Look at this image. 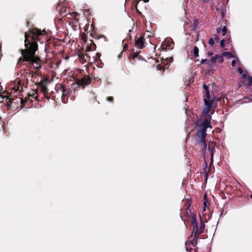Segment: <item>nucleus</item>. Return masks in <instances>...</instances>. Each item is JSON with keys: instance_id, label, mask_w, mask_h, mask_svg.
<instances>
[{"instance_id": "b1692460", "label": "nucleus", "mask_w": 252, "mask_h": 252, "mask_svg": "<svg viewBox=\"0 0 252 252\" xmlns=\"http://www.w3.org/2000/svg\"><path fill=\"white\" fill-rule=\"evenodd\" d=\"M14 89L15 91H20L21 92V90L23 89V87L22 86H21V84L19 83L18 85L14 86Z\"/></svg>"}, {"instance_id": "412c9836", "label": "nucleus", "mask_w": 252, "mask_h": 252, "mask_svg": "<svg viewBox=\"0 0 252 252\" xmlns=\"http://www.w3.org/2000/svg\"><path fill=\"white\" fill-rule=\"evenodd\" d=\"M222 56L224 57L228 56L231 58H234L233 55L231 52H223L222 53Z\"/></svg>"}, {"instance_id": "423d86ee", "label": "nucleus", "mask_w": 252, "mask_h": 252, "mask_svg": "<svg viewBox=\"0 0 252 252\" xmlns=\"http://www.w3.org/2000/svg\"><path fill=\"white\" fill-rule=\"evenodd\" d=\"M47 80L44 79L43 80H41L39 82L36 83L37 85L40 89V91L43 93L44 96L49 100L50 97V94L48 93V89L46 87Z\"/></svg>"}, {"instance_id": "4c0bfd02", "label": "nucleus", "mask_w": 252, "mask_h": 252, "mask_svg": "<svg viewBox=\"0 0 252 252\" xmlns=\"http://www.w3.org/2000/svg\"><path fill=\"white\" fill-rule=\"evenodd\" d=\"M100 56H101V54L100 53H96V57H95V60L99 59Z\"/></svg>"}, {"instance_id": "79ce46f5", "label": "nucleus", "mask_w": 252, "mask_h": 252, "mask_svg": "<svg viewBox=\"0 0 252 252\" xmlns=\"http://www.w3.org/2000/svg\"><path fill=\"white\" fill-rule=\"evenodd\" d=\"M207 55L209 57L213 55V52L212 51H209L207 53Z\"/></svg>"}, {"instance_id": "2f4dec72", "label": "nucleus", "mask_w": 252, "mask_h": 252, "mask_svg": "<svg viewBox=\"0 0 252 252\" xmlns=\"http://www.w3.org/2000/svg\"><path fill=\"white\" fill-rule=\"evenodd\" d=\"M207 204H209L207 200H205L204 201V202H203L204 208L203 209V212L205 211V208L206 207H207L208 208L209 207L208 206H207Z\"/></svg>"}, {"instance_id": "37998d69", "label": "nucleus", "mask_w": 252, "mask_h": 252, "mask_svg": "<svg viewBox=\"0 0 252 252\" xmlns=\"http://www.w3.org/2000/svg\"><path fill=\"white\" fill-rule=\"evenodd\" d=\"M238 71L240 74H242L243 73V70L241 67L238 68Z\"/></svg>"}, {"instance_id": "0eeeda50", "label": "nucleus", "mask_w": 252, "mask_h": 252, "mask_svg": "<svg viewBox=\"0 0 252 252\" xmlns=\"http://www.w3.org/2000/svg\"><path fill=\"white\" fill-rule=\"evenodd\" d=\"M92 80L89 75H84L80 79H76L75 81L77 85L84 88L91 83Z\"/></svg>"}, {"instance_id": "393cba45", "label": "nucleus", "mask_w": 252, "mask_h": 252, "mask_svg": "<svg viewBox=\"0 0 252 252\" xmlns=\"http://www.w3.org/2000/svg\"><path fill=\"white\" fill-rule=\"evenodd\" d=\"M211 109V107H206L204 109V110H203V114H204V115H207V114L209 113V112H210V111Z\"/></svg>"}, {"instance_id": "49530a36", "label": "nucleus", "mask_w": 252, "mask_h": 252, "mask_svg": "<svg viewBox=\"0 0 252 252\" xmlns=\"http://www.w3.org/2000/svg\"><path fill=\"white\" fill-rule=\"evenodd\" d=\"M197 240H198V238H197V239H196V238H195V237H194V238H193V241H195V242H194V243H195V245H196L197 244Z\"/></svg>"}, {"instance_id": "3c124183", "label": "nucleus", "mask_w": 252, "mask_h": 252, "mask_svg": "<svg viewBox=\"0 0 252 252\" xmlns=\"http://www.w3.org/2000/svg\"><path fill=\"white\" fill-rule=\"evenodd\" d=\"M215 38L216 40H219L218 36L217 35H215Z\"/></svg>"}, {"instance_id": "c03bdc74", "label": "nucleus", "mask_w": 252, "mask_h": 252, "mask_svg": "<svg viewBox=\"0 0 252 252\" xmlns=\"http://www.w3.org/2000/svg\"><path fill=\"white\" fill-rule=\"evenodd\" d=\"M138 2H139V1H138V2H137V3H138ZM135 8H136V11L137 12V13H138V14H141V13L139 11V10L138 9L137 5H136V6H135Z\"/></svg>"}, {"instance_id": "1a4fd4ad", "label": "nucleus", "mask_w": 252, "mask_h": 252, "mask_svg": "<svg viewBox=\"0 0 252 252\" xmlns=\"http://www.w3.org/2000/svg\"><path fill=\"white\" fill-rule=\"evenodd\" d=\"M57 10L59 11L60 15L62 17H65L66 15V13H67L69 10L66 6H64L63 4H58L56 7Z\"/></svg>"}, {"instance_id": "6e6552de", "label": "nucleus", "mask_w": 252, "mask_h": 252, "mask_svg": "<svg viewBox=\"0 0 252 252\" xmlns=\"http://www.w3.org/2000/svg\"><path fill=\"white\" fill-rule=\"evenodd\" d=\"M60 46V45L56 44L54 42H50L47 45L45 46V51L47 53H52L54 55L57 54L55 50L56 47Z\"/></svg>"}, {"instance_id": "c85d7f7f", "label": "nucleus", "mask_w": 252, "mask_h": 252, "mask_svg": "<svg viewBox=\"0 0 252 252\" xmlns=\"http://www.w3.org/2000/svg\"><path fill=\"white\" fill-rule=\"evenodd\" d=\"M201 64H209V61L207 59H202L200 62Z\"/></svg>"}, {"instance_id": "4d7b16f0", "label": "nucleus", "mask_w": 252, "mask_h": 252, "mask_svg": "<svg viewBox=\"0 0 252 252\" xmlns=\"http://www.w3.org/2000/svg\"><path fill=\"white\" fill-rule=\"evenodd\" d=\"M29 23H30V22H29V21H28V22H27V26H28V25H29Z\"/></svg>"}, {"instance_id": "ea45409f", "label": "nucleus", "mask_w": 252, "mask_h": 252, "mask_svg": "<svg viewBox=\"0 0 252 252\" xmlns=\"http://www.w3.org/2000/svg\"><path fill=\"white\" fill-rule=\"evenodd\" d=\"M128 44L126 43L124 45L123 51H126V50L128 49Z\"/></svg>"}, {"instance_id": "e2e57ef3", "label": "nucleus", "mask_w": 252, "mask_h": 252, "mask_svg": "<svg viewBox=\"0 0 252 252\" xmlns=\"http://www.w3.org/2000/svg\"><path fill=\"white\" fill-rule=\"evenodd\" d=\"M251 100L252 101V98H251Z\"/></svg>"}, {"instance_id": "5701e85b", "label": "nucleus", "mask_w": 252, "mask_h": 252, "mask_svg": "<svg viewBox=\"0 0 252 252\" xmlns=\"http://www.w3.org/2000/svg\"><path fill=\"white\" fill-rule=\"evenodd\" d=\"M248 83L246 84L247 87H251L252 86V76H248L247 77Z\"/></svg>"}, {"instance_id": "a19ab883", "label": "nucleus", "mask_w": 252, "mask_h": 252, "mask_svg": "<svg viewBox=\"0 0 252 252\" xmlns=\"http://www.w3.org/2000/svg\"><path fill=\"white\" fill-rule=\"evenodd\" d=\"M139 61H144V59L143 57L141 55H138V56L136 58Z\"/></svg>"}, {"instance_id": "680f3d73", "label": "nucleus", "mask_w": 252, "mask_h": 252, "mask_svg": "<svg viewBox=\"0 0 252 252\" xmlns=\"http://www.w3.org/2000/svg\"><path fill=\"white\" fill-rule=\"evenodd\" d=\"M52 97H53V99H55V96H52Z\"/></svg>"}, {"instance_id": "bf43d9fd", "label": "nucleus", "mask_w": 252, "mask_h": 252, "mask_svg": "<svg viewBox=\"0 0 252 252\" xmlns=\"http://www.w3.org/2000/svg\"><path fill=\"white\" fill-rule=\"evenodd\" d=\"M204 0V1H205V2H207V0Z\"/></svg>"}, {"instance_id": "f704fd0d", "label": "nucleus", "mask_w": 252, "mask_h": 252, "mask_svg": "<svg viewBox=\"0 0 252 252\" xmlns=\"http://www.w3.org/2000/svg\"><path fill=\"white\" fill-rule=\"evenodd\" d=\"M208 43H209V44L211 46L213 45L214 44V40L213 38H211L210 39H209Z\"/></svg>"}, {"instance_id": "a18cd8bd", "label": "nucleus", "mask_w": 252, "mask_h": 252, "mask_svg": "<svg viewBox=\"0 0 252 252\" xmlns=\"http://www.w3.org/2000/svg\"><path fill=\"white\" fill-rule=\"evenodd\" d=\"M235 64H236V61L233 60L231 62V64H232V66H234L235 65Z\"/></svg>"}, {"instance_id": "bb28decb", "label": "nucleus", "mask_w": 252, "mask_h": 252, "mask_svg": "<svg viewBox=\"0 0 252 252\" xmlns=\"http://www.w3.org/2000/svg\"><path fill=\"white\" fill-rule=\"evenodd\" d=\"M43 63H34V67H35V68H36V69H39L40 68H41V65L42 64H43Z\"/></svg>"}, {"instance_id": "052dcab7", "label": "nucleus", "mask_w": 252, "mask_h": 252, "mask_svg": "<svg viewBox=\"0 0 252 252\" xmlns=\"http://www.w3.org/2000/svg\"><path fill=\"white\" fill-rule=\"evenodd\" d=\"M204 0V1H205V2H207V0Z\"/></svg>"}, {"instance_id": "9d476101", "label": "nucleus", "mask_w": 252, "mask_h": 252, "mask_svg": "<svg viewBox=\"0 0 252 252\" xmlns=\"http://www.w3.org/2000/svg\"><path fill=\"white\" fill-rule=\"evenodd\" d=\"M61 92L62 93V100L63 103H66L68 101V96L67 95V90L65 87L63 85H60Z\"/></svg>"}, {"instance_id": "09e8293b", "label": "nucleus", "mask_w": 252, "mask_h": 252, "mask_svg": "<svg viewBox=\"0 0 252 252\" xmlns=\"http://www.w3.org/2000/svg\"><path fill=\"white\" fill-rule=\"evenodd\" d=\"M242 77L243 78H247V79L248 76H247V75L246 74H244L242 75Z\"/></svg>"}, {"instance_id": "8fccbe9b", "label": "nucleus", "mask_w": 252, "mask_h": 252, "mask_svg": "<svg viewBox=\"0 0 252 252\" xmlns=\"http://www.w3.org/2000/svg\"><path fill=\"white\" fill-rule=\"evenodd\" d=\"M221 29H221V28H218V29H217V32H218V33H220V32L221 31Z\"/></svg>"}, {"instance_id": "9b49d317", "label": "nucleus", "mask_w": 252, "mask_h": 252, "mask_svg": "<svg viewBox=\"0 0 252 252\" xmlns=\"http://www.w3.org/2000/svg\"><path fill=\"white\" fill-rule=\"evenodd\" d=\"M88 102L91 104H94L97 103L99 104V102L96 100V96L94 93L90 92L88 95Z\"/></svg>"}, {"instance_id": "864d4df0", "label": "nucleus", "mask_w": 252, "mask_h": 252, "mask_svg": "<svg viewBox=\"0 0 252 252\" xmlns=\"http://www.w3.org/2000/svg\"><path fill=\"white\" fill-rule=\"evenodd\" d=\"M206 193L205 194V195H204V201L206 200Z\"/></svg>"}, {"instance_id": "dca6fc26", "label": "nucleus", "mask_w": 252, "mask_h": 252, "mask_svg": "<svg viewBox=\"0 0 252 252\" xmlns=\"http://www.w3.org/2000/svg\"><path fill=\"white\" fill-rule=\"evenodd\" d=\"M34 98L36 100L37 99V92L36 91H34V92L32 94H28V97H26V100L27 99H31L32 100V99Z\"/></svg>"}, {"instance_id": "a878e982", "label": "nucleus", "mask_w": 252, "mask_h": 252, "mask_svg": "<svg viewBox=\"0 0 252 252\" xmlns=\"http://www.w3.org/2000/svg\"><path fill=\"white\" fill-rule=\"evenodd\" d=\"M87 35L85 33H81V39L83 42H86L87 41Z\"/></svg>"}, {"instance_id": "5fc2aeb1", "label": "nucleus", "mask_w": 252, "mask_h": 252, "mask_svg": "<svg viewBox=\"0 0 252 252\" xmlns=\"http://www.w3.org/2000/svg\"><path fill=\"white\" fill-rule=\"evenodd\" d=\"M149 0H144V2H149Z\"/></svg>"}, {"instance_id": "7c9ffc66", "label": "nucleus", "mask_w": 252, "mask_h": 252, "mask_svg": "<svg viewBox=\"0 0 252 252\" xmlns=\"http://www.w3.org/2000/svg\"><path fill=\"white\" fill-rule=\"evenodd\" d=\"M157 68L158 70H162V69H164V66H162V65H161L160 64H158L157 65Z\"/></svg>"}, {"instance_id": "473e14b6", "label": "nucleus", "mask_w": 252, "mask_h": 252, "mask_svg": "<svg viewBox=\"0 0 252 252\" xmlns=\"http://www.w3.org/2000/svg\"><path fill=\"white\" fill-rule=\"evenodd\" d=\"M203 165L205 166V167L204 168V170H205V174H206V179H207V178H208V173L207 172V171L206 170V168L207 165L206 162H205L203 164Z\"/></svg>"}, {"instance_id": "de8ad7c7", "label": "nucleus", "mask_w": 252, "mask_h": 252, "mask_svg": "<svg viewBox=\"0 0 252 252\" xmlns=\"http://www.w3.org/2000/svg\"><path fill=\"white\" fill-rule=\"evenodd\" d=\"M173 60V58H170V59H168L167 62L169 63H170V62H172Z\"/></svg>"}, {"instance_id": "a211bd4d", "label": "nucleus", "mask_w": 252, "mask_h": 252, "mask_svg": "<svg viewBox=\"0 0 252 252\" xmlns=\"http://www.w3.org/2000/svg\"><path fill=\"white\" fill-rule=\"evenodd\" d=\"M204 101L206 107H212V104L214 101L213 99H207V98H204Z\"/></svg>"}, {"instance_id": "72a5a7b5", "label": "nucleus", "mask_w": 252, "mask_h": 252, "mask_svg": "<svg viewBox=\"0 0 252 252\" xmlns=\"http://www.w3.org/2000/svg\"><path fill=\"white\" fill-rule=\"evenodd\" d=\"M205 96H206V98H207V99H210V98H211V95H210V94L209 91H207L205 93Z\"/></svg>"}, {"instance_id": "ddd939ff", "label": "nucleus", "mask_w": 252, "mask_h": 252, "mask_svg": "<svg viewBox=\"0 0 252 252\" xmlns=\"http://www.w3.org/2000/svg\"><path fill=\"white\" fill-rule=\"evenodd\" d=\"M223 61L222 56L218 54H216L210 60L212 64H214L216 61H218L219 63H222L223 62Z\"/></svg>"}, {"instance_id": "6e6d98bb", "label": "nucleus", "mask_w": 252, "mask_h": 252, "mask_svg": "<svg viewBox=\"0 0 252 252\" xmlns=\"http://www.w3.org/2000/svg\"><path fill=\"white\" fill-rule=\"evenodd\" d=\"M211 155H212V158H213V151H211Z\"/></svg>"}, {"instance_id": "f03ea898", "label": "nucleus", "mask_w": 252, "mask_h": 252, "mask_svg": "<svg viewBox=\"0 0 252 252\" xmlns=\"http://www.w3.org/2000/svg\"><path fill=\"white\" fill-rule=\"evenodd\" d=\"M196 125L200 128L196 133L198 138L197 141L200 144L202 149H206L207 146L206 143L207 129L208 127H212L210 121L206 118L202 122L198 120L196 121Z\"/></svg>"}, {"instance_id": "cd10ccee", "label": "nucleus", "mask_w": 252, "mask_h": 252, "mask_svg": "<svg viewBox=\"0 0 252 252\" xmlns=\"http://www.w3.org/2000/svg\"><path fill=\"white\" fill-rule=\"evenodd\" d=\"M221 31L222 32V35L224 36L225 35L226 33H227V28L225 26H223L222 29H221Z\"/></svg>"}, {"instance_id": "c9c22d12", "label": "nucleus", "mask_w": 252, "mask_h": 252, "mask_svg": "<svg viewBox=\"0 0 252 252\" xmlns=\"http://www.w3.org/2000/svg\"><path fill=\"white\" fill-rule=\"evenodd\" d=\"M91 51H93L92 49L91 48V46L89 45H87L86 48V51L89 52Z\"/></svg>"}, {"instance_id": "4be33fe9", "label": "nucleus", "mask_w": 252, "mask_h": 252, "mask_svg": "<svg viewBox=\"0 0 252 252\" xmlns=\"http://www.w3.org/2000/svg\"><path fill=\"white\" fill-rule=\"evenodd\" d=\"M90 45L91 46V48L92 49L93 51H94L96 50V46L95 43L94 42V41L92 39L90 40Z\"/></svg>"}, {"instance_id": "39448f33", "label": "nucleus", "mask_w": 252, "mask_h": 252, "mask_svg": "<svg viewBox=\"0 0 252 252\" xmlns=\"http://www.w3.org/2000/svg\"><path fill=\"white\" fill-rule=\"evenodd\" d=\"M190 227L192 228L191 234H194V237L197 239L198 238L199 235L204 232L205 229V223L201 220L200 226L198 228L196 219L193 218L192 220V223L190 224Z\"/></svg>"}, {"instance_id": "4468645a", "label": "nucleus", "mask_w": 252, "mask_h": 252, "mask_svg": "<svg viewBox=\"0 0 252 252\" xmlns=\"http://www.w3.org/2000/svg\"><path fill=\"white\" fill-rule=\"evenodd\" d=\"M78 57L81 62L82 63L86 62L88 60L90 59V56L87 54H84V53L80 52L78 54Z\"/></svg>"}, {"instance_id": "f3484780", "label": "nucleus", "mask_w": 252, "mask_h": 252, "mask_svg": "<svg viewBox=\"0 0 252 252\" xmlns=\"http://www.w3.org/2000/svg\"><path fill=\"white\" fill-rule=\"evenodd\" d=\"M68 12L66 13V15L65 17H66L68 19H73L76 18V16L78 15V13L75 12H70L69 10H68Z\"/></svg>"}, {"instance_id": "aec40b11", "label": "nucleus", "mask_w": 252, "mask_h": 252, "mask_svg": "<svg viewBox=\"0 0 252 252\" xmlns=\"http://www.w3.org/2000/svg\"><path fill=\"white\" fill-rule=\"evenodd\" d=\"M199 49L197 46H195L193 49V54L195 57H197L199 56Z\"/></svg>"}, {"instance_id": "6ab92c4d", "label": "nucleus", "mask_w": 252, "mask_h": 252, "mask_svg": "<svg viewBox=\"0 0 252 252\" xmlns=\"http://www.w3.org/2000/svg\"><path fill=\"white\" fill-rule=\"evenodd\" d=\"M141 52V51L139 50L138 51L134 52V49H132V53L130 54V56L133 58V60H135L137 57L139 55V53Z\"/></svg>"}, {"instance_id": "f8f14e48", "label": "nucleus", "mask_w": 252, "mask_h": 252, "mask_svg": "<svg viewBox=\"0 0 252 252\" xmlns=\"http://www.w3.org/2000/svg\"><path fill=\"white\" fill-rule=\"evenodd\" d=\"M135 45L141 49L144 47V36H140L138 39L135 40Z\"/></svg>"}, {"instance_id": "13d9d810", "label": "nucleus", "mask_w": 252, "mask_h": 252, "mask_svg": "<svg viewBox=\"0 0 252 252\" xmlns=\"http://www.w3.org/2000/svg\"><path fill=\"white\" fill-rule=\"evenodd\" d=\"M129 39H131V37L130 35H129Z\"/></svg>"}, {"instance_id": "603ef678", "label": "nucleus", "mask_w": 252, "mask_h": 252, "mask_svg": "<svg viewBox=\"0 0 252 252\" xmlns=\"http://www.w3.org/2000/svg\"><path fill=\"white\" fill-rule=\"evenodd\" d=\"M5 97L3 95L0 94V98H1L2 99H4Z\"/></svg>"}, {"instance_id": "7ed1b4c3", "label": "nucleus", "mask_w": 252, "mask_h": 252, "mask_svg": "<svg viewBox=\"0 0 252 252\" xmlns=\"http://www.w3.org/2000/svg\"><path fill=\"white\" fill-rule=\"evenodd\" d=\"M190 201H187L185 205V208L182 210L181 217L183 221L190 222L191 224L193 218L196 219V215L191 212L190 209Z\"/></svg>"}, {"instance_id": "e433bc0d", "label": "nucleus", "mask_w": 252, "mask_h": 252, "mask_svg": "<svg viewBox=\"0 0 252 252\" xmlns=\"http://www.w3.org/2000/svg\"><path fill=\"white\" fill-rule=\"evenodd\" d=\"M203 89L205 90V93H206L207 91H209L208 86L207 85L205 84H203Z\"/></svg>"}, {"instance_id": "58836bf2", "label": "nucleus", "mask_w": 252, "mask_h": 252, "mask_svg": "<svg viewBox=\"0 0 252 252\" xmlns=\"http://www.w3.org/2000/svg\"><path fill=\"white\" fill-rule=\"evenodd\" d=\"M107 100L112 102L113 101V97L112 96H108L106 98Z\"/></svg>"}, {"instance_id": "2eb2a0df", "label": "nucleus", "mask_w": 252, "mask_h": 252, "mask_svg": "<svg viewBox=\"0 0 252 252\" xmlns=\"http://www.w3.org/2000/svg\"><path fill=\"white\" fill-rule=\"evenodd\" d=\"M90 36L93 38L96 39V40H99L100 38H103L104 42H106L107 41L106 37L103 34L95 35V34H94L93 33H91Z\"/></svg>"}, {"instance_id": "f257e3e1", "label": "nucleus", "mask_w": 252, "mask_h": 252, "mask_svg": "<svg viewBox=\"0 0 252 252\" xmlns=\"http://www.w3.org/2000/svg\"><path fill=\"white\" fill-rule=\"evenodd\" d=\"M46 34V31L36 28L31 29L25 32V49L21 50L22 56L18 60L19 63L30 62L32 65L35 63H44L39 57L35 55V52L38 50L37 41L40 40L41 36Z\"/></svg>"}, {"instance_id": "c756f323", "label": "nucleus", "mask_w": 252, "mask_h": 252, "mask_svg": "<svg viewBox=\"0 0 252 252\" xmlns=\"http://www.w3.org/2000/svg\"><path fill=\"white\" fill-rule=\"evenodd\" d=\"M225 40L224 39H221L220 41V46L221 48H224L225 47Z\"/></svg>"}, {"instance_id": "20e7f679", "label": "nucleus", "mask_w": 252, "mask_h": 252, "mask_svg": "<svg viewBox=\"0 0 252 252\" xmlns=\"http://www.w3.org/2000/svg\"><path fill=\"white\" fill-rule=\"evenodd\" d=\"M6 103L8 106H10L13 108H23L25 105L26 100L20 97H10L9 96L5 97Z\"/></svg>"}]
</instances>
